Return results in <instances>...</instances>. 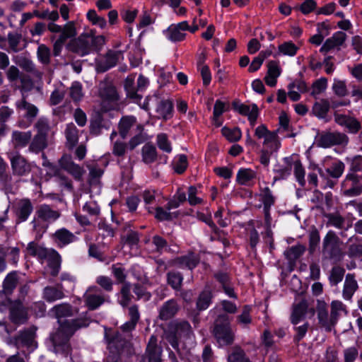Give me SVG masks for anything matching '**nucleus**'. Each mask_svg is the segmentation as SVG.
Wrapping results in <instances>:
<instances>
[{"label":"nucleus","mask_w":362,"mask_h":362,"mask_svg":"<svg viewBox=\"0 0 362 362\" xmlns=\"http://www.w3.org/2000/svg\"><path fill=\"white\" fill-rule=\"evenodd\" d=\"M183 276L181 273L178 272H169L167 274L168 284L176 291L181 289Z\"/></svg>","instance_id":"obj_43"},{"label":"nucleus","mask_w":362,"mask_h":362,"mask_svg":"<svg viewBox=\"0 0 362 362\" xmlns=\"http://www.w3.org/2000/svg\"><path fill=\"white\" fill-rule=\"evenodd\" d=\"M345 269L340 267H334L330 272L329 280L332 286H337L344 278Z\"/></svg>","instance_id":"obj_49"},{"label":"nucleus","mask_w":362,"mask_h":362,"mask_svg":"<svg viewBox=\"0 0 362 362\" xmlns=\"http://www.w3.org/2000/svg\"><path fill=\"white\" fill-rule=\"evenodd\" d=\"M107 342V349L109 354L120 356L123 354H130L132 351V344L118 332L112 333L111 335L105 334Z\"/></svg>","instance_id":"obj_7"},{"label":"nucleus","mask_w":362,"mask_h":362,"mask_svg":"<svg viewBox=\"0 0 362 362\" xmlns=\"http://www.w3.org/2000/svg\"><path fill=\"white\" fill-rule=\"evenodd\" d=\"M87 18L93 25H97L101 28H104L106 26V21L105 18L98 16L95 10H89L87 13Z\"/></svg>","instance_id":"obj_63"},{"label":"nucleus","mask_w":362,"mask_h":362,"mask_svg":"<svg viewBox=\"0 0 362 362\" xmlns=\"http://www.w3.org/2000/svg\"><path fill=\"white\" fill-rule=\"evenodd\" d=\"M308 308V304L305 299L293 303L291 315V322L293 325H297L305 317Z\"/></svg>","instance_id":"obj_24"},{"label":"nucleus","mask_w":362,"mask_h":362,"mask_svg":"<svg viewBox=\"0 0 362 362\" xmlns=\"http://www.w3.org/2000/svg\"><path fill=\"white\" fill-rule=\"evenodd\" d=\"M18 64L25 71L30 73L38 79L42 78L43 73L36 68L35 63L31 59L27 57H21Z\"/></svg>","instance_id":"obj_33"},{"label":"nucleus","mask_w":362,"mask_h":362,"mask_svg":"<svg viewBox=\"0 0 362 362\" xmlns=\"http://www.w3.org/2000/svg\"><path fill=\"white\" fill-rule=\"evenodd\" d=\"M342 241L333 230H329L322 240V259L334 263L344 259L345 252L342 249Z\"/></svg>","instance_id":"obj_4"},{"label":"nucleus","mask_w":362,"mask_h":362,"mask_svg":"<svg viewBox=\"0 0 362 362\" xmlns=\"http://www.w3.org/2000/svg\"><path fill=\"white\" fill-rule=\"evenodd\" d=\"M96 284L105 291L111 292L113 290V281L107 276H98L95 280Z\"/></svg>","instance_id":"obj_58"},{"label":"nucleus","mask_w":362,"mask_h":362,"mask_svg":"<svg viewBox=\"0 0 362 362\" xmlns=\"http://www.w3.org/2000/svg\"><path fill=\"white\" fill-rule=\"evenodd\" d=\"M173 105L169 100H160L156 107L158 117L168 120L173 117Z\"/></svg>","instance_id":"obj_31"},{"label":"nucleus","mask_w":362,"mask_h":362,"mask_svg":"<svg viewBox=\"0 0 362 362\" xmlns=\"http://www.w3.org/2000/svg\"><path fill=\"white\" fill-rule=\"evenodd\" d=\"M11 167L15 174L24 175L30 171L29 164L25 159L19 154L13 156L11 158Z\"/></svg>","instance_id":"obj_26"},{"label":"nucleus","mask_w":362,"mask_h":362,"mask_svg":"<svg viewBox=\"0 0 362 362\" xmlns=\"http://www.w3.org/2000/svg\"><path fill=\"white\" fill-rule=\"evenodd\" d=\"M187 21L173 24L166 30L167 36L168 39L173 42L182 41L186 36V34L183 33V31L187 30Z\"/></svg>","instance_id":"obj_22"},{"label":"nucleus","mask_w":362,"mask_h":362,"mask_svg":"<svg viewBox=\"0 0 362 362\" xmlns=\"http://www.w3.org/2000/svg\"><path fill=\"white\" fill-rule=\"evenodd\" d=\"M132 298L131 284L129 282H126L122 284L121 288L120 299L119 300V303L122 307H127L130 303Z\"/></svg>","instance_id":"obj_46"},{"label":"nucleus","mask_w":362,"mask_h":362,"mask_svg":"<svg viewBox=\"0 0 362 362\" xmlns=\"http://www.w3.org/2000/svg\"><path fill=\"white\" fill-rule=\"evenodd\" d=\"M104 44L105 37L103 35H95L90 31L71 40L66 47L69 51L80 57H83L90 54L93 50H99Z\"/></svg>","instance_id":"obj_3"},{"label":"nucleus","mask_w":362,"mask_h":362,"mask_svg":"<svg viewBox=\"0 0 362 362\" xmlns=\"http://www.w3.org/2000/svg\"><path fill=\"white\" fill-rule=\"evenodd\" d=\"M122 57V52L119 51H109L106 55L104 62L99 64L98 67L101 71H105L115 66Z\"/></svg>","instance_id":"obj_32"},{"label":"nucleus","mask_w":362,"mask_h":362,"mask_svg":"<svg viewBox=\"0 0 362 362\" xmlns=\"http://www.w3.org/2000/svg\"><path fill=\"white\" fill-rule=\"evenodd\" d=\"M48 146V138L35 135L30 141L28 150L30 152L38 153Z\"/></svg>","instance_id":"obj_35"},{"label":"nucleus","mask_w":362,"mask_h":362,"mask_svg":"<svg viewBox=\"0 0 362 362\" xmlns=\"http://www.w3.org/2000/svg\"><path fill=\"white\" fill-rule=\"evenodd\" d=\"M35 215L38 220L50 223L56 221L60 217L61 213L51 206L42 204L37 206Z\"/></svg>","instance_id":"obj_18"},{"label":"nucleus","mask_w":362,"mask_h":362,"mask_svg":"<svg viewBox=\"0 0 362 362\" xmlns=\"http://www.w3.org/2000/svg\"><path fill=\"white\" fill-rule=\"evenodd\" d=\"M344 169V163L340 160H337L332 163V165L328 168L325 169L319 168L318 173L320 176L326 180L325 187L332 188L335 185L336 182L329 180V177H331L334 179H338L342 175Z\"/></svg>","instance_id":"obj_13"},{"label":"nucleus","mask_w":362,"mask_h":362,"mask_svg":"<svg viewBox=\"0 0 362 362\" xmlns=\"http://www.w3.org/2000/svg\"><path fill=\"white\" fill-rule=\"evenodd\" d=\"M334 118L337 124L346 127L351 134H356L361 129L360 122L354 117L343 114L334 113Z\"/></svg>","instance_id":"obj_19"},{"label":"nucleus","mask_w":362,"mask_h":362,"mask_svg":"<svg viewBox=\"0 0 362 362\" xmlns=\"http://www.w3.org/2000/svg\"><path fill=\"white\" fill-rule=\"evenodd\" d=\"M27 250L30 255L37 257L42 260L46 259L50 251V249L38 245L34 242H31L28 245Z\"/></svg>","instance_id":"obj_38"},{"label":"nucleus","mask_w":362,"mask_h":362,"mask_svg":"<svg viewBox=\"0 0 362 362\" xmlns=\"http://www.w3.org/2000/svg\"><path fill=\"white\" fill-rule=\"evenodd\" d=\"M212 295L209 291L202 292L197 301V307L199 310H206L211 302Z\"/></svg>","instance_id":"obj_50"},{"label":"nucleus","mask_w":362,"mask_h":362,"mask_svg":"<svg viewBox=\"0 0 362 362\" xmlns=\"http://www.w3.org/2000/svg\"><path fill=\"white\" fill-rule=\"evenodd\" d=\"M16 105L18 110L25 111L24 117L29 120H33L34 118H35L38 113V109L37 107L33 104L28 103L24 96L22 98V99L17 101Z\"/></svg>","instance_id":"obj_27"},{"label":"nucleus","mask_w":362,"mask_h":362,"mask_svg":"<svg viewBox=\"0 0 362 362\" xmlns=\"http://www.w3.org/2000/svg\"><path fill=\"white\" fill-rule=\"evenodd\" d=\"M156 143L160 150L166 153H170L172 151L170 142L168 141V136L165 134L161 133L158 134Z\"/></svg>","instance_id":"obj_62"},{"label":"nucleus","mask_w":362,"mask_h":362,"mask_svg":"<svg viewBox=\"0 0 362 362\" xmlns=\"http://www.w3.org/2000/svg\"><path fill=\"white\" fill-rule=\"evenodd\" d=\"M193 335L190 324L186 320H175L168 325L165 332V337L171 346L176 351L180 350V342Z\"/></svg>","instance_id":"obj_6"},{"label":"nucleus","mask_w":362,"mask_h":362,"mask_svg":"<svg viewBox=\"0 0 362 362\" xmlns=\"http://www.w3.org/2000/svg\"><path fill=\"white\" fill-rule=\"evenodd\" d=\"M59 164L62 169L70 174L76 181H82L86 173L83 166L76 163L71 155L64 154L59 160Z\"/></svg>","instance_id":"obj_14"},{"label":"nucleus","mask_w":362,"mask_h":362,"mask_svg":"<svg viewBox=\"0 0 362 362\" xmlns=\"http://www.w3.org/2000/svg\"><path fill=\"white\" fill-rule=\"evenodd\" d=\"M32 139L30 131L21 132L13 131L11 135V143L15 148H21L25 147Z\"/></svg>","instance_id":"obj_25"},{"label":"nucleus","mask_w":362,"mask_h":362,"mask_svg":"<svg viewBox=\"0 0 362 362\" xmlns=\"http://www.w3.org/2000/svg\"><path fill=\"white\" fill-rule=\"evenodd\" d=\"M37 59L44 65H48L50 63L51 50L44 44L38 46L37 50Z\"/></svg>","instance_id":"obj_47"},{"label":"nucleus","mask_w":362,"mask_h":362,"mask_svg":"<svg viewBox=\"0 0 362 362\" xmlns=\"http://www.w3.org/2000/svg\"><path fill=\"white\" fill-rule=\"evenodd\" d=\"M156 148L151 144H146L141 148L142 160L146 164H151L157 159Z\"/></svg>","instance_id":"obj_36"},{"label":"nucleus","mask_w":362,"mask_h":362,"mask_svg":"<svg viewBox=\"0 0 362 362\" xmlns=\"http://www.w3.org/2000/svg\"><path fill=\"white\" fill-rule=\"evenodd\" d=\"M257 173L250 168H241L238 170L236 181L242 185L249 186L250 182L256 177Z\"/></svg>","instance_id":"obj_34"},{"label":"nucleus","mask_w":362,"mask_h":362,"mask_svg":"<svg viewBox=\"0 0 362 362\" xmlns=\"http://www.w3.org/2000/svg\"><path fill=\"white\" fill-rule=\"evenodd\" d=\"M51 312L58 319L59 324V328L50 337L54 352L67 355L71 351L69 339L71 336L77 329L88 326L89 322L82 318L62 321L61 318L72 317L77 312L69 303L56 305L51 309Z\"/></svg>","instance_id":"obj_1"},{"label":"nucleus","mask_w":362,"mask_h":362,"mask_svg":"<svg viewBox=\"0 0 362 362\" xmlns=\"http://www.w3.org/2000/svg\"><path fill=\"white\" fill-rule=\"evenodd\" d=\"M327 224L338 229H342L345 224V218L339 214H329L326 216Z\"/></svg>","instance_id":"obj_54"},{"label":"nucleus","mask_w":362,"mask_h":362,"mask_svg":"<svg viewBox=\"0 0 362 362\" xmlns=\"http://www.w3.org/2000/svg\"><path fill=\"white\" fill-rule=\"evenodd\" d=\"M35 333L32 330L21 332L17 337V344H21L28 347H35Z\"/></svg>","instance_id":"obj_44"},{"label":"nucleus","mask_w":362,"mask_h":362,"mask_svg":"<svg viewBox=\"0 0 362 362\" xmlns=\"http://www.w3.org/2000/svg\"><path fill=\"white\" fill-rule=\"evenodd\" d=\"M85 305L90 310H95L107 301V296L96 286H89L83 296Z\"/></svg>","instance_id":"obj_11"},{"label":"nucleus","mask_w":362,"mask_h":362,"mask_svg":"<svg viewBox=\"0 0 362 362\" xmlns=\"http://www.w3.org/2000/svg\"><path fill=\"white\" fill-rule=\"evenodd\" d=\"M223 135L230 142H235L240 139L242 133L238 127L230 129L224 127L221 129Z\"/></svg>","instance_id":"obj_51"},{"label":"nucleus","mask_w":362,"mask_h":362,"mask_svg":"<svg viewBox=\"0 0 362 362\" xmlns=\"http://www.w3.org/2000/svg\"><path fill=\"white\" fill-rule=\"evenodd\" d=\"M86 167L89 170V182L93 185L98 182V179L103 174V169L98 163H87Z\"/></svg>","instance_id":"obj_41"},{"label":"nucleus","mask_w":362,"mask_h":362,"mask_svg":"<svg viewBox=\"0 0 362 362\" xmlns=\"http://www.w3.org/2000/svg\"><path fill=\"white\" fill-rule=\"evenodd\" d=\"M112 273L118 283L124 284L126 283L127 274L125 269L120 264H115L111 267Z\"/></svg>","instance_id":"obj_60"},{"label":"nucleus","mask_w":362,"mask_h":362,"mask_svg":"<svg viewBox=\"0 0 362 362\" xmlns=\"http://www.w3.org/2000/svg\"><path fill=\"white\" fill-rule=\"evenodd\" d=\"M77 35L75 23L69 21L64 25L59 38L66 41L68 38L75 37Z\"/></svg>","instance_id":"obj_53"},{"label":"nucleus","mask_w":362,"mask_h":362,"mask_svg":"<svg viewBox=\"0 0 362 362\" xmlns=\"http://www.w3.org/2000/svg\"><path fill=\"white\" fill-rule=\"evenodd\" d=\"M358 288V284L352 274H347L344 282L342 297L346 300H351L353 296Z\"/></svg>","instance_id":"obj_23"},{"label":"nucleus","mask_w":362,"mask_h":362,"mask_svg":"<svg viewBox=\"0 0 362 362\" xmlns=\"http://www.w3.org/2000/svg\"><path fill=\"white\" fill-rule=\"evenodd\" d=\"M98 95L103 100L110 103H117L119 100V93L112 81L109 78H105L100 82Z\"/></svg>","instance_id":"obj_15"},{"label":"nucleus","mask_w":362,"mask_h":362,"mask_svg":"<svg viewBox=\"0 0 362 362\" xmlns=\"http://www.w3.org/2000/svg\"><path fill=\"white\" fill-rule=\"evenodd\" d=\"M34 127L37 130L35 135L48 138L49 132H50V126L47 119L44 117L39 118L35 124Z\"/></svg>","instance_id":"obj_45"},{"label":"nucleus","mask_w":362,"mask_h":362,"mask_svg":"<svg viewBox=\"0 0 362 362\" xmlns=\"http://www.w3.org/2000/svg\"><path fill=\"white\" fill-rule=\"evenodd\" d=\"M163 348L158 344V338L151 335L144 353L136 356L135 362H163Z\"/></svg>","instance_id":"obj_8"},{"label":"nucleus","mask_w":362,"mask_h":362,"mask_svg":"<svg viewBox=\"0 0 362 362\" xmlns=\"http://www.w3.org/2000/svg\"><path fill=\"white\" fill-rule=\"evenodd\" d=\"M9 313L11 321L23 324L28 320V310L21 300H9Z\"/></svg>","instance_id":"obj_16"},{"label":"nucleus","mask_w":362,"mask_h":362,"mask_svg":"<svg viewBox=\"0 0 362 362\" xmlns=\"http://www.w3.org/2000/svg\"><path fill=\"white\" fill-rule=\"evenodd\" d=\"M180 306L175 299H170L165 302L159 308L158 318L161 320H168L177 313Z\"/></svg>","instance_id":"obj_21"},{"label":"nucleus","mask_w":362,"mask_h":362,"mask_svg":"<svg viewBox=\"0 0 362 362\" xmlns=\"http://www.w3.org/2000/svg\"><path fill=\"white\" fill-rule=\"evenodd\" d=\"M264 207H271L274 204L275 198L268 187L263 188L259 194Z\"/></svg>","instance_id":"obj_55"},{"label":"nucleus","mask_w":362,"mask_h":362,"mask_svg":"<svg viewBox=\"0 0 362 362\" xmlns=\"http://www.w3.org/2000/svg\"><path fill=\"white\" fill-rule=\"evenodd\" d=\"M316 312L319 325L327 332H331L338 322L340 317L348 313L346 306L339 300H334L331 302L329 314L326 302L323 300H317Z\"/></svg>","instance_id":"obj_2"},{"label":"nucleus","mask_w":362,"mask_h":362,"mask_svg":"<svg viewBox=\"0 0 362 362\" xmlns=\"http://www.w3.org/2000/svg\"><path fill=\"white\" fill-rule=\"evenodd\" d=\"M64 297V292L53 286H46L43 289V298L49 303L62 299Z\"/></svg>","instance_id":"obj_37"},{"label":"nucleus","mask_w":362,"mask_h":362,"mask_svg":"<svg viewBox=\"0 0 362 362\" xmlns=\"http://www.w3.org/2000/svg\"><path fill=\"white\" fill-rule=\"evenodd\" d=\"M280 146L281 142L277 133L264 139L263 141V148L260 151V163L264 166L269 165L271 156L273 153L278 151Z\"/></svg>","instance_id":"obj_12"},{"label":"nucleus","mask_w":362,"mask_h":362,"mask_svg":"<svg viewBox=\"0 0 362 362\" xmlns=\"http://www.w3.org/2000/svg\"><path fill=\"white\" fill-rule=\"evenodd\" d=\"M332 90L339 97H344L348 94L346 82L344 81L334 79L332 84Z\"/></svg>","instance_id":"obj_61"},{"label":"nucleus","mask_w":362,"mask_h":362,"mask_svg":"<svg viewBox=\"0 0 362 362\" xmlns=\"http://www.w3.org/2000/svg\"><path fill=\"white\" fill-rule=\"evenodd\" d=\"M330 108V103L326 99L316 102L313 107V113L319 118H325Z\"/></svg>","instance_id":"obj_39"},{"label":"nucleus","mask_w":362,"mask_h":362,"mask_svg":"<svg viewBox=\"0 0 362 362\" xmlns=\"http://www.w3.org/2000/svg\"><path fill=\"white\" fill-rule=\"evenodd\" d=\"M66 142V146L69 149H73L78 141V130L74 123L66 125L64 130Z\"/></svg>","instance_id":"obj_28"},{"label":"nucleus","mask_w":362,"mask_h":362,"mask_svg":"<svg viewBox=\"0 0 362 362\" xmlns=\"http://www.w3.org/2000/svg\"><path fill=\"white\" fill-rule=\"evenodd\" d=\"M228 362H250V360L240 346H234L228 354Z\"/></svg>","instance_id":"obj_42"},{"label":"nucleus","mask_w":362,"mask_h":362,"mask_svg":"<svg viewBox=\"0 0 362 362\" xmlns=\"http://www.w3.org/2000/svg\"><path fill=\"white\" fill-rule=\"evenodd\" d=\"M305 247L302 245L292 246L284 254L289 262H295L305 252Z\"/></svg>","instance_id":"obj_48"},{"label":"nucleus","mask_w":362,"mask_h":362,"mask_svg":"<svg viewBox=\"0 0 362 362\" xmlns=\"http://www.w3.org/2000/svg\"><path fill=\"white\" fill-rule=\"evenodd\" d=\"M279 51L284 55L294 56L298 47L292 42H286L279 46Z\"/></svg>","instance_id":"obj_64"},{"label":"nucleus","mask_w":362,"mask_h":362,"mask_svg":"<svg viewBox=\"0 0 362 362\" xmlns=\"http://www.w3.org/2000/svg\"><path fill=\"white\" fill-rule=\"evenodd\" d=\"M33 211V206L29 199H22L17 202L15 208V214L17 222L25 221Z\"/></svg>","instance_id":"obj_20"},{"label":"nucleus","mask_w":362,"mask_h":362,"mask_svg":"<svg viewBox=\"0 0 362 362\" xmlns=\"http://www.w3.org/2000/svg\"><path fill=\"white\" fill-rule=\"evenodd\" d=\"M341 193L346 197H356L362 194V175L348 173L341 183Z\"/></svg>","instance_id":"obj_9"},{"label":"nucleus","mask_w":362,"mask_h":362,"mask_svg":"<svg viewBox=\"0 0 362 362\" xmlns=\"http://www.w3.org/2000/svg\"><path fill=\"white\" fill-rule=\"evenodd\" d=\"M293 173L296 180L299 183L301 187H303L305 184V171L304 168L303 167L302 163L300 160H296L293 163Z\"/></svg>","instance_id":"obj_57"},{"label":"nucleus","mask_w":362,"mask_h":362,"mask_svg":"<svg viewBox=\"0 0 362 362\" xmlns=\"http://www.w3.org/2000/svg\"><path fill=\"white\" fill-rule=\"evenodd\" d=\"M136 123V118L132 116L123 117L119 123V134L124 139L129 129Z\"/></svg>","instance_id":"obj_40"},{"label":"nucleus","mask_w":362,"mask_h":362,"mask_svg":"<svg viewBox=\"0 0 362 362\" xmlns=\"http://www.w3.org/2000/svg\"><path fill=\"white\" fill-rule=\"evenodd\" d=\"M54 237L56 243L61 247L69 245L76 239V235L66 228L57 230L54 233Z\"/></svg>","instance_id":"obj_30"},{"label":"nucleus","mask_w":362,"mask_h":362,"mask_svg":"<svg viewBox=\"0 0 362 362\" xmlns=\"http://www.w3.org/2000/svg\"><path fill=\"white\" fill-rule=\"evenodd\" d=\"M346 38L347 35L345 33L337 31L325 40L320 52L326 54L332 50H340L341 47L344 46Z\"/></svg>","instance_id":"obj_17"},{"label":"nucleus","mask_w":362,"mask_h":362,"mask_svg":"<svg viewBox=\"0 0 362 362\" xmlns=\"http://www.w3.org/2000/svg\"><path fill=\"white\" fill-rule=\"evenodd\" d=\"M211 333L220 346L231 345L235 339V333L231 326L229 316L226 314L218 315L214 322Z\"/></svg>","instance_id":"obj_5"},{"label":"nucleus","mask_w":362,"mask_h":362,"mask_svg":"<svg viewBox=\"0 0 362 362\" xmlns=\"http://www.w3.org/2000/svg\"><path fill=\"white\" fill-rule=\"evenodd\" d=\"M251 307L250 305H245L240 315L237 316V322L240 324L243 327H247L252 322V317L250 315Z\"/></svg>","instance_id":"obj_56"},{"label":"nucleus","mask_w":362,"mask_h":362,"mask_svg":"<svg viewBox=\"0 0 362 362\" xmlns=\"http://www.w3.org/2000/svg\"><path fill=\"white\" fill-rule=\"evenodd\" d=\"M348 136L339 132H329L322 133L317 140V146L329 148L333 146H345L349 143Z\"/></svg>","instance_id":"obj_10"},{"label":"nucleus","mask_w":362,"mask_h":362,"mask_svg":"<svg viewBox=\"0 0 362 362\" xmlns=\"http://www.w3.org/2000/svg\"><path fill=\"white\" fill-rule=\"evenodd\" d=\"M69 96L71 99L78 102L81 100L83 96L82 92V85L78 81L74 82L69 88Z\"/></svg>","instance_id":"obj_59"},{"label":"nucleus","mask_w":362,"mask_h":362,"mask_svg":"<svg viewBox=\"0 0 362 362\" xmlns=\"http://www.w3.org/2000/svg\"><path fill=\"white\" fill-rule=\"evenodd\" d=\"M199 262L198 255L193 252H189L186 255L177 257L175 259V264L180 267H186L192 270Z\"/></svg>","instance_id":"obj_29"},{"label":"nucleus","mask_w":362,"mask_h":362,"mask_svg":"<svg viewBox=\"0 0 362 362\" xmlns=\"http://www.w3.org/2000/svg\"><path fill=\"white\" fill-rule=\"evenodd\" d=\"M327 87V80L326 78H320L316 80L312 85V91L310 95L314 98L323 93Z\"/></svg>","instance_id":"obj_52"}]
</instances>
